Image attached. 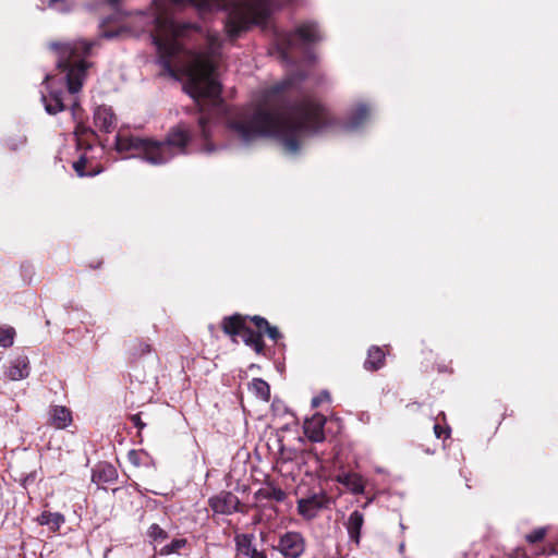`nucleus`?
I'll use <instances>...</instances> for the list:
<instances>
[{"label": "nucleus", "instance_id": "nucleus-36", "mask_svg": "<svg viewBox=\"0 0 558 558\" xmlns=\"http://www.w3.org/2000/svg\"><path fill=\"white\" fill-rule=\"evenodd\" d=\"M434 433L437 438H440L442 436V434H446V437H448L450 434V429H449V427H447V429L445 430V429H442V427L439 424H435Z\"/></svg>", "mask_w": 558, "mask_h": 558}, {"label": "nucleus", "instance_id": "nucleus-5", "mask_svg": "<svg viewBox=\"0 0 558 558\" xmlns=\"http://www.w3.org/2000/svg\"><path fill=\"white\" fill-rule=\"evenodd\" d=\"M322 38L320 31L314 22H305L294 32L275 29L274 47L277 58L287 64H292L295 62V58L292 54L294 50L319 41Z\"/></svg>", "mask_w": 558, "mask_h": 558}, {"label": "nucleus", "instance_id": "nucleus-12", "mask_svg": "<svg viewBox=\"0 0 558 558\" xmlns=\"http://www.w3.org/2000/svg\"><path fill=\"white\" fill-rule=\"evenodd\" d=\"M287 498V494L279 487L267 485L266 487L259 488L254 494V499L256 504L262 507H266L268 502H282Z\"/></svg>", "mask_w": 558, "mask_h": 558}, {"label": "nucleus", "instance_id": "nucleus-22", "mask_svg": "<svg viewBox=\"0 0 558 558\" xmlns=\"http://www.w3.org/2000/svg\"><path fill=\"white\" fill-rule=\"evenodd\" d=\"M385 353L379 347H372L368 350L364 367L368 371H377L384 365Z\"/></svg>", "mask_w": 558, "mask_h": 558}, {"label": "nucleus", "instance_id": "nucleus-28", "mask_svg": "<svg viewBox=\"0 0 558 558\" xmlns=\"http://www.w3.org/2000/svg\"><path fill=\"white\" fill-rule=\"evenodd\" d=\"M150 352H151V347L149 343H147L145 341L136 340L132 343L131 354L134 357H142Z\"/></svg>", "mask_w": 558, "mask_h": 558}, {"label": "nucleus", "instance_id": "nucleus-10", "mask_svg": "<svg viewBox=\"0 0 558 558\" xmlns=\"http://www.w3.org/2000/svg\"><path fill=\"white\" fill-rule=\"evenodd\" d=\"M326 417L319 413L314 414L304 422V434L313 442H322L325 440L324 427Z\"/></svg>", "mask_w": 558, "mask_h": 558}, {"label": "nucleus", "instance_id": "nucleus-7", "mask_svg": "<svg viewBox=\"0 0 558 558\" xmlns=\"http://www.w3.org/2000/svg\"><path fill=\"white\" fill-rule=\"evenodd\" d=\"M330 499L325 494H313L298 501V511L305 520L315 519L323 509H327Z\"/></svg>", "mask_w": 558, "mask_h": 558}, {"label": "nucleus", "instance_id": "nucleus-20", "mask_svg": "<svg viewBox=\"0 0 558 558\" xmlns=\"http://www.w3.org/2000/svg\"><path fill=\"white\" fill-rule=\"evenodd\" d=\"M243 342L253 348L256 353H262L264 350V342L262 339V332L254 331L251 327L246 326L240 335Z\"/></svg>", "mask_w": 558, "mask_h": 558}, {"label": "nucleus", "instance_id": "nucleus-9", "mask_svg": "<svg viewBox=\"0 0 558 558\" xmlns=\"http://www.w3.org/2000/svg\"><path fill=\"white\" fill-rule=\"evenodd\" d=\"M371 119V109L365 104H360L353 108L345 122L343 129L349 132L360 131Z\"/></svg>", "mask_w": 558, "mask_h": 558}, {"label": "nucleus", "instance_id": "nucleus-14", "mask_svg": "<svg viewBox=\"0 0 558 558\" xmlns=\"http://www.w3.org/2000/svg\"><path fill=\"white\" fill-rule=\"evenodd\" d=\"M29 360L26 355H17L10 362L5 376L10 380H21L29 375Z\"/></svg>", "mask_w": 558, "mask_h": 558}, {"label": "nucleus", "instance_id": "nucleus-34", "mask_svg": "<svg viewBox=\"0 0 558 558\" xmlns=\"http://www.w3.org/2000/svg\"><path fill=\"white\" fill-rule=\"evenodd\" d=\"M265 332L274 341H278V339L281 338V333L279 332L278 328L275 326L268 325V327H265Z\"/></svg>", "mask_w": 558, "mask_h": 558}, {"label": "nucleus", "instance_id": "nucleus-29", "mask_svg": "<svg viewBox=\"0 0 558 558\" xmlns=\"http://www.w3.org/2000/svg\"><path fill=\"white\" fill-rule=\"evenodd\" d=\"M147 536L150 541L159 543L168 538V533L158 524H151L147 530Z\"/></svg>", "mask_w": 558, "mask_h": 558}, {"label": "nucleus", "instance_id": "nucleus-21", "mask_svg": "<svg viewBox=\"0 0 558 558\" xmlns=\"http://www.w3.org/2000/svg\"><path fill=\"white\" fill-rule=\"evenodd\" d=\"M70 109H71L72 118H73L74 122L76 123L75 130H74L75 135L84 136L88 133L94 134V131L89 126L85 125L82 122V120H81L82 108L76 99H74L72 101Z\"/></svg>", "mask_w": 558, "mask_h": 558}, {"label": "nucleus", "instance_id": "nucleus-11", "mask_svg": "<svg viewBox=\"0 0 558 558\" xmlns=\"http://www.w3.org/2000/svg\"><path fill=\"white\" fill-rule=\"evenodd\" d=\"M95 125L105 133H111L117 124V118L110 107L99 106L94 111Z\"/></svg>", "mask_w": 558, "mask_h": 558}, {"label": "nucleus", "instance_id": "nucleus-30", "mask_svg": "<svg viewBox=\"0 0 558 558\" xmlns=\"http://www.w3.org/2000/svg\"><path fill=\"white\" fill-rule=\"evenodd\" d=\"M49 7L58 12L65 13L72 9V3H68L66 0H49Z\"/></svg>", "mask_w": 558, "mask_h": 558}, {"label": "nucleus", "instance_id": "nucleus-15", "mask_svg": "<svg viewBox=\"0 0 558 558\" xmlns=\"http://www.w3.org/2000/svg\"><path fill=\"white\" fill-rule=\"evenodd\" d=\"M49 423L57 429H64L72 423L71 411L63 405H52L49 410Z\"/></svg>", "mask_w": 558, "mask_h": 558}, {"label": "nucleus", "instance_id": "nucleus-2", "mask_svg": "<svg viewBox=\"0 0 558 558\" xmlns=\"http://www.w3.org/2000/svg\"><path fill=\"white\" fill-rule=\"evenodd\" d=\"M305 74L296 72L260 92L256 107L226 116L230 136L243 146L260 136L274 137L289 156L300 154L307 138L332 124L328 110L301 87Z\"/></svg>", "mask_w": 558, "mask_h": 558}, {"label": "nucleus", "instance_id": "nucleus-1", "mask_svg": "<svg viewBox=\"0 0 558 558\" xmlns=\"http://www.w3.org/2000/svg\"><path fill=\"white\" fill-rule=\"evenodd\" d=\"M295 0H153L146 11L133 16L134 32H148L157 50V61L169 76L185 78L184 89L206 110V101L217 111L222 109L218 69L223 60V40L217 32L195 23L179 22L177 10L194 5L202 14L226 10L225 29L235 39L253 26H264L276 11ZM213 123L208 114L198 118L197 132L208 142Z\"/></svg>", "mask_w": 558, "mask_h": 558}, {"label": "nucleus", "instance_id": "nucleus-24", "mask_svg": "<svg viewBox=\"0 0 558 558\" xmlns=\"http://www.w3.org/2000/svg\"><path fill=\"white\" fill-rule=\"evenodd\" d=\"M250 390L263 401H269L270 399V387L262 378H254L250 384Z\"/></svg>", "mask_w": 558, "mask_h": 558}, {"label": "nucleus", "instance_id": "nucleus-25", "mask_svg": "<svg viewBox=\"0 0 558 558\" xmlns=\"http://www.w3.org/2000/svg\"><path fill=\"white\" fill-rule=\"evenodd\" d=\"M186 539L185 538H174L171 541V543L165 545L161 547L159 554L161 556H169L172 554H178L182 548L186 546Z\"/></svg>", "mask_w": 558, "mask_h": 558}, {"label": "nucleus", "instance_id": "nucleus-13", "mask_svg": "<svg viewBox=\"0 0 558 558\" xmlns=\"http://www.w3.org/2000/svg\"><path fill=\"white\" fill-rule=\"evenodd\" d=\"M253 534H240L235 536V546L240 555L248 558H267L265 553L258 550L253 544Z\"/></svg>", "mask_w": 558, "mask_h": 558}, {"label": "nucleus", "instance_id": "nucleus-38", "mask_svg": "<svg viewBox=\"0 0 558 558\" xmlns=\"http://www.w3.org/2000/svg\"><path fill=\"white\" fill-rule=\"evenodd\" d=\"M328 397H329L328 392H326V391L323 392L319 397H315V398L312 399V405L313 407H318L322 403V401L324 399H328Z\"/></svg>", "mask_w": 558, "mask_h": 558}, {"label": "nucleus", "instance_id": "nucleus-40", "mask_svg": "<svg viewBox=\"0 0 558 558\" xmlns=\"http://www.w3.org/2000/svg\"><path fill=\"white\" fill-rule=\"evenodd\" d=\"M109 4L111 5V8L116 11H118L119 9V0H108Z\"/></svg>", "mask_w": 558, "mask_h": 558}, {"label": "nucleus", "instance_id": "nucleus-31", "mask_svg": "<svg viewBox=\"0 0 558 558\" xmlns=\"http://www.w3.org/2000/svg\"><path fill=\"white\" fill-rule=\"evenodd\" d=\"M546 535V529L545 527H538L526 535V541L531 544H535L541 542Z\"/></svg>", "mask_w": 558, "mask_h": 558}, {"label": "nucleus", "instance_id": "nucleus-17", "mask_svg": "<svg viewBox=\"0 0 558 558\" xmlns=\"http://www.w3.org/2000/svg\"><path fill=\"white\" fill-rule=\"evenodd\" d=\"M364 524V515L359 510H354L350 513L345 527L349 534V538L351 542L355 543V545L360 544L361 541V530Z\"/></svg>", "mask_w": 558, "mask_h": 558}, {"label": "nucleus", "instance_id": "nucleus-39", "mask_svg": "<svg viewBox=\"0 0 558 558\" xmlns=\"http://www.w3.org/2000/svg\"><path fill=\"white\" fill-rule=\"evenodd\" d=\"M218 149V147H216L215 145L210 144V143H206L203 150L207 154H211V153H215L216 150Z\"/></svg>", "mask_w": 558, "mask_h": 558}, {"label": "nucleus", "instance_id": "nucleus-41", "mask_svg": "<svg viewBox=\"0 0 558 558\" xmlns=\"http://www.w3.org/2000/svg\"><path fill=\"white\" fill-rule=\"evenodd\" d=\"M113 20V17L109 16L108 19L104 20L102 21V26L109 22H111Z\"/></svg>", "mask_w": 558, "mask_h": 558}, {"label": "nucleus", "instance_id": "nucleus-8", "mask_svg": "<svg viewBox=\"0 0 558 558\" xmlns=\"http://www.w3.org/2000/svg\"><path fill=\"white\" fill-rule=\"evenodd\" d=\"M240 499L238 496L230 492L221 493L220 495L210 498L209 505L211 509L221 514H231L240 511Z\"/></svg>", "mask_w": 558, "mask_h": 558}, {"label": "nucleus", "instance_id": "nucleus-19", "mask_svg": "<svg viewBox=\"0 0 558 558\" xmlns=\"http://www.w3.org/2000/svg\"><path fill=\"white\" fill-rule=\"evenodd\" d=\"M246 326L242 316L238 314L222 320V330L230 336H240Z\"/></svg>", "mask_w": 558, "mask_h": 558}, {"label": "nucleus", "instance_id": "nucleus-4", "mask_svg": "<svg viewBox=\"0 0 558 558\" xmlns=\"http://www.w3.org/2000/svg\"><path fill=\"white\" fill-rule=\"evenodd\" d=\"M194 136L185 124L180 123L168 132L163 141L118 134L116 149L119 153H131L130 157H138L150 165L161 166L175 156L187 154V146Z\"/></svg>", "mask_w": 558, "mask_h": 558}, {"label": "nucleus", "instance_id": "nucleus-23", "mask_svg": "<svg viewBox=\"0 0 558 558\" xmlns=\"http://www.w3.org/2000/svg\"><path fill=\"white\" fill-rule=\"evenodd\" d=\"M38 521L41 525H48L50 530L58 531L64 523V517L59 512L44 511L38 518Z\"/></svg>", "mask_w": 558, "mask_h": 558}, {"label": "nucleus", "instance_id": "nucleus-32", "mask_svg": "<svg viewBox=\"0 0 558 558\" xmlns=\"http://www.w3.org/2000/svg\"><path fill=\"white\" fill-rule=\"evenodd\" d=\"M86 158L84 156H81L78 160H76L74 163H73V168L75 170V172L77 173L78 177H85L86 173L84 171L85 169V166H86Z\"/></svg>", "mask_w": 558, "mask_h": 558}, {"label": "nucleus", "instance_id": "nucleus-35", "mask_svg": "<svg viewBox=\"0 0 558 558\" xmlns=\"http://www.w3.org/2000/svg\"><path fill=\"white\" fill-rule=\"evenodd\" d=\"M124 31H125L124 27H121L117 31H102L101 37L107 38V39H112V38L118 37Z\"/></svg>", "mask_w": 558, "mask_h": 558}, {"label": "nucleus", "instance_id": "nucleus-33", "mask_svg": "<svg viewBox=\"0 0 558 558\" xmlns=\"http://www.w3.org/2000/svg\"><path fill=\"white\" fill-rule=\"evenodd\" d=\"M251 320L254 323V325L258 328L259 332H262V330H265V327H268L269 323L267 322V319H265L264 317L262 316H253L251 318Z\"/></svg>", "mask_w": 558, "mask_h": 558}, {"label": "nucleus", "instance_id": "nucleus-3", "mask_svg": "<svg viewBox=\"0 0 558 558\" xmlns=\"http://www.w3.org/2000/svg\"><path fill=\"white\" fill-rule=\"evenodd\" d=\"M96 41L74 40L66 43L53 41L49 47L57 52L59 75H46L45 83L48 94H41V101L48 114H57L66 109L64 92L57 83L65 84L68 93L77 94L87 76L90 63L85 60Z\"/></svg>", "mask_w": 558, "mask_h": 558}, {"label": "nucleus", "instance_id": "nucleus-18", "mask_svg": "<svg viewBox=\"0 0 558 558\" xmlns=\"http://www.w3.org/2000/svg\"><path fill=\"white\" fill-rule=\"evenodd\" d=\"M338 482L345 486L351 493L357 495L364 493V482L361 475L345 473L338 476Z\"/></svg>", "mask_w": 558, "mask_h": 558}, {"label": "nucleus", "instance_id": "nucleus-37", "mask_svg": "<svg viewBox=\"0 0 558 558\" xmlns=\"http://www.w3.org/2000/svg\"><path fill=\"white\" fill-rule=\"evenodd\" d=\"M131 421L138 429H143L145 427V423L142 422L138 414H134L131 416Z\"/></svg>", "mask_w": 558, "mask_h": 558}, {"label": "nucleus", "instance_id": "nucleus-6", "mask_svg": "<svg viewBox=\"0 0 558 558\" xmlns=\"http://www.w3.org/2000/svg\"><path fill=\"white\" fill-rule=\"evenodd\" d=\"M275 548L286 558H299L304 553L305 541L298 532H287L279 537Z\"/></svg>", "mask_w": 558, "mask_h": 558}, {"label": "nucleus", "instance_id": "nucleus-27", "mask_svg": "<svg viewBox=\"0 0 558 558\" xmlns=\"http://www.w3.org/2000/svg\"><path fill=\"white\" fill-rule=\"evenodd\" d=\"M26 143H27V137L25 134H22V133L11 135L5 141L7 147L12 151H16V150L23 148L26 145Z\"/></svg>", "mask_w": 558, "mask_h": 558}, {"label": "nucleus", "instance_id": "nucleus-26", "mask_svg": "<svg viewBox=\"0 0 558 558\" xmlns=\"http://www.w3.org/2000/svg\"><path fill=\"white\" fill-rule=\"evenodd\" d=\"M15 329L11 326L0 327V347L10 348L14 343Z\"/></svg>", "mask_w": 558, "mask_h": 558}, {"label": "nucleus", "instance_id": "nucleus-16", "mask_svg": "<svg viewBox=\"0 0 558 558\" xmlns=\"http://www.w3.org/2000/svg\"><path fill=\"white\" fill-rule=\"evenodd\" d=\"M117 477L118 473L116 468L107 462L98 463L93 470L92 480L96 484L112 483Z\"/></svg>", "mask_w": 558, "mask_h": 558}]
</instances>
